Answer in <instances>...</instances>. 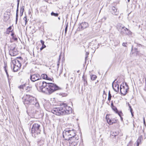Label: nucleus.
Here are the masks:
<instances>
[{
  "label": "nucleus",
  "instance_id": "obj_1",
  "mask_svg": "<svg viewBox=\"0 0 146 146\" xmlns=\"http://www.w3.org/2000/svg\"><path fill=\"white\" fill-rule=\"evenodd\" d=\"M52 112L58 115L68 114L72 113V108L65 103L60 104V107L55 108L52 110Z\"/></svg>",
  "mask_w": 146,
  "mask_h": 146
},
{
  "label": "nucleus",
  "instance_id": "obj_2",
  "mask_svg": "<svg viewBox=\"0 0 146 146\" xmlns=\"http://www.w3.org/2000/svg\"><path fill=\"white\" fill-rule=\"evenodd\" d=\"M42 92L50 94L59 89V87L55 84L48 83L42 80Z\"/></svg>",
  "mask_w": 146,
  "mask_h": 146
},
{
  "label": "nucleus",
  "instance_id": "obj_3",
  "mask_svg": "<svg viewBox=\"0 0 146 146\" xmlns=\"http://www.w3.org/2000/svg\"><path fill=\"white\" fill-rule=\"evenodd\" d=\"M76 131L74 129L70 130L69 129H66L63 132V136L65 140L68 139L73 136H74L76 134L75 133Z\"/></svg>",
  "mask_w": 146,
  "mask_h": 146
},
{
  "label": "nucleus",
  "instance_id": "obj_4",
  "mask_svg": "<svg viewBox=\"0 0 146 146\" xmlns=\"http://www.w3.org/2000/svg\"><path fill=\"white\" fill-rule=\"evenodd\" d=\"M40 127V125L38 123H35L33 125L31 130V133L33 137H36V135L40 134L41 131Z\"/></svg>",
  "mask_w": 146,
  "mask_h": 146
},
{
  "label": "nucleus",
  "instance_id": "obj_5",
  "mask_svg": "<svg viewBox=\"0 0 146 146\" xmlns=\"http://www.w3.org/2000/svg\"><path fill=\"white\" fill-rule=\"evenodd\" d=\"M79 139V136L76 135L67 139L69 141L70 146H75L78 144Z\"/></svg>",
  "mask_w": 146,
  "mask_h": 146
},
{
  "label": "nucleus",
  "instance_id": "obj_6",
  "mask_svg": "<svg viewBox=\"0 0 146 146\" xmlns=\"http://www.w3.org/2000/svg\"><path fill=\"white\" fill-rule=\"evenodd\" d=\"M32 98H33V97L29 95H26L23 98V102L26 106L27 105L30 104Z\"/></svg>",
  "mask_w": 146,
  "mask_h": 146
},
{
  "label": "nucleus",
  "instance_id": "obj_7",
  "mask_svg": "<svg viewBox=\"0 0 146 146\" xmlns=\"http://www.w3.org/2000/svg\"><path fill=\"white\" fill-rule=\"evenodd\" d=\"M88 27L89 24L88 23L85 22H82L79 24L78 28L77 29V31H82L88 28Z\"/></svg>",
  "mask_w": 146,
  "mask_h": 146
},
{
  "label": "nucleus",
  "instance_id": "obj_8",
  "mask_svg": "<svg viewBox=\"0 0 146 146\" xmlns=\"http://www.w3.org/2000/svg\"><path fill=\"white\" fill-rule=\"evenodd\" d=\"M124 85V83L123 82L120 85V90L121 93L123 95H125L128 92L129 89L128 88L125 87Z\"/></svg>",
  "mask_w": 146,
  "mask_h": 146
},
{
  "label": "nucleus",
  "instance_id": "obj_9",
  "mask_svg": "<svg viewBox=\"0 0 146 146\" xmlns=\"http://www.w3.org/2000/svg\"><path fill=\"white\" fill-rule=\"evenodd\" d=\"M30 79L33 82H34L36 80H41V78L39 74L31 75Z\"/></svg>",
  "mask_w": 146,
  "mask_h": 146
},
{
  "label": "nucleus",
  "instance_id": "obj_10",
  "mask_svg": "<svg viewBox=\"0 0 146 146\" xmlns=\"http://www.w3.org/2000/svg\"><path fill=\"white\" fill-rule=\"evenodd\" d=\"M124 28H126L122 26L120 24H119L117 25V29L118 31L120 32L121 35L127 34V33L125 32V30Z\"/></svg>",
  "mask_w": 146,
  "mask_h": 146
},
{
  "label": "nucleus",
  "instance_id": "obj_11",
  "mask_svg": "<svg viewBox=\"0 0 146 146\" xmlns=\"http://www.w3.org/2000/svg\"><path fill=\"white\" fill-rule=\"evenodd\" d=\"M39 80V81L37 83V84H36L35 86L38 91L40 92H42V90L41 89L42 88V79H41V80Z\"/></svg>",
  "mask_w": 146,
  "mask_h": 146
},
{
  "label": "nucleus",
  "instance_id": "obj_12",
  "mask_svg": "<svg viewBox=\"0 0 146 146\" xmlns=\"http://www.w3.org/2000/svg\"><path fill=\"white\" fill-rule=\"evenodd\" d=\"M30 104L34 105L36 107H39V104L37 102L36 99L33 97V98H32V100L30 102Z\"/></svg>",
  "mask_w": 146,
  "mask_h": 146
},
{
  "label": "nucleus",
  "instance_id": "obj_13",
  "mask_svg": "<svg viewBox=\"0 0 146 146\" xmlns=\"http://www.w3.org/2000/svg\"><path fill=\"white\" fill-rule=\"evenodd\" d=\"M115 80L112 83V87L113 90L116 92H118L119 91V85L117 83L115 84L114 85V82Z\"/></svg>",
  "mask_w": 146,
  "mask_h": 146
},
{
  "label": "nucleus",
  "instance_id": "obj_14",
  "mask_svg": "<svg viewBox=\"0 0 146 146\" xmlns=\"http://www.w3.org/2000/svg\"><path fill=\"white\" fill-rule=\"evenodd\" d=\"M111 12L112 14L117 15L119 14V11H117V9L115 7L113 6L111 7Z\"/></svg>",
  "mask_w": 146,
  "mask_h": 146
},
{
  "label": "nucleus",
  "instance_id": "obj_15",
  "mask_svg": "<svg viewBox=\"0 0 146 146\" xmlns=\"http://www.w3.org/2000/svg\"><path fill=\"white\" fill-rule=\"evenodd\" d=\"M9 54L11 56H14L16 55L18 53V51L16 48L11 51H9Z\"/></svg>",
  "mask_w": 146,
  "mask_h": 146
},
{
  "label": "nucleus",
  "instance_id": "obj_16",
  "mask_svg": "<svg viewBox=\"0 0 146 146\" xmlns=\"http://www.w3.org/2000/svg\"><path fill=\"white\" fill-rule=\"evenodd\" d=\"M13 64V71L14 72H17L18 70H19L20 68V67L21 66V64H19V65H17L16 64Z\"/></svg>",
  "mask_w": 146,
  "mask_h": 146
},
{
  "label": "nucleus",
  "instance_id": "obj_17",
  "mask_svg": "<svg viewBox=\"0 0 146 146\" xmlns=\"http://www.w3.org/2000/svg\"><path fill=\"white\" fill-rule=\"evenodd\" d=\"M143 139L142 136H140L138 138V139L137 140L136 143H135V144L136 145V146H139V145L141 143V140Z\"/></svg>",
  "mask_w": 146,
  "mask_h": 146
},
{
  "label": "nucleus",
  "instance_id": "obj_18",
  "mask_svg": "<svg viewBox=\"0 0 146 146\" xmlns=\"http://www.w3.org/2000/svg\"><path fill=\"white\" fill-rule=\"evenodd\" d=\"M41 77L43 79H45L50 81L52 80V79L48 77L47 75L45 74H42Z\"/></svg>",
  "mask_w": 146,
  "mask_h": 146
},
{
  "label": "nucleus",
  "instance_id": "obj_19",
  "mask_svg": "<svg viewBox=\"0 0 146 146\" xmlns=\"http://www.w3.org/2000/svg\"><path fill=\"white\" fill-rule=\"evenodd\" d=\"M16 45L15 44H12L10 45L9 47V51L11 50L16 48Z\"/></svg>",
  "mask_w": 146,
  "mask_h": 146
},
{
  "label": "nucleus",
  "instance_id": "obj_20",
  "mask_svg": "<svg viewBox=\"0 0 146 146\" xmlns=\"http://www.w3.org/2000/svg\"><path fill=\"white\" fill-rule=\"evenodd\" d=\"M19 6H17V9L16 10V24L17 23L18 17V12H19Z\"/></svg>",
  "mask_w": 146,
  "mask_h": 146
},
{
  "label": "nucleus",
  "instance_id": "obj_21",
  "mask_svg": "<svg viewBox=\"0 0 146 146\" xmlns=\"http://www.w3.org/2000/svg\"><path fill=\"white\" fill-rule=\"evenodd\" d=\"M12 63L13 64H15V63H16V64H18V65H19V64H21V61L17 59L13 60H12Z\"/></svg>",
  "mask_w": 146,
  "mask_h": 146
},
{
  "label": "nucleus",
  "instance_id": "obj_22",
  "mask_svg": "<svg viewBox=\"0 0 146 146\" xmlns=\"http://www.w3.org/2000/svg\"><path fill=\"white\" fill-rule=\"evenodd\" d=\"M119 133L118 132L115 131L114 132H113L112 133H111V135L112 136H114V137H115L116 136L118 135Z\"/></svg>",
  "mask_w": 146,
  "mask_h": 146
},
{
  "label": "nucleus",
  "instance_id": "obj_23",
  "mask_svg": "<svg viewBox=\"0 0 146 146\" xmlns=\"http://www.w3.org/2000/svg\"><path fill=\"white\" fill-rule=\"evenodd\" d=\"M24 6H23L21 9H20V16H22L23 14L24 10Z\"/></svg>",
  "mask_w": 146,
  "mask_h": 146
},
{
  "label": "nucleus",
  "instance_id": "obj_24",
  "mask_svg": "<svg viewBox=\"0 0 146 146\" xmlns=\"http://www.w3.org/2000/svg\"><path fill=\"white\" fill-rule=\"evenodd\" d=\"M51 15L52 16H54L56 17H57L58 16V14L57 13H54L53 12H52L51 13Z\"/></svg>",
  "mask_w": 146,
  "mask_h": 146
},
{
  "label": "nucleus",
  "instance_id": "obj_25",
  "mask_svg": "<svg viewBox=\"0 0 146 146\" xmlns=\"http://www.w3.org/2000/svg\"><path fill=\"white\" fill-rule=\"evenodd\" d=\"M97 78V76L96 75H93L91 77V79L92 80H95Z\"/></svg>",
  "mask_w": 146,
  "mask_h": 146
},
{
  "label": "nucleus",
  "instance_id": "obj_26",
  "mask_svg": "<svg viewBox=\"0 0 146 146\" xmlns=\"http://www.w3.org/2000/svg\"><path fill=\"white\" fill-rule=\"evenodd\" d=\"M7 64L6 63H5L4 66V69L5 70V72L6 73V74L7 73H8L7 71Z\"/></svg>",
  "mask_w": 146,
  "mask_h": 146
},
{
  "label": "nucleus",
  "instance_id": "obj_27",
  "mask_svg": "<svg viewBox=\"0 0 146 146\" xmlns=\"http://www.w3.org/2000/svg\"><path fill=\"white\" fill-rule=\"evenodd\" d=\"M111 108L115 112V113H117L118 110L116 107L113 106H112Z\"/></svg>",
  "mask_w": 146,
  "mask_h": 146
},
{
  "label": "nucleus",
  "instance_id": "obj_28",
  "mask_svg": "<svg viewBox=\"0 0 146 146\" xmlns=\"http://www.w3.org/2000/svg\"><path fill=\"white\" fill-rule=\"evenodd\" d=\"M111 97H112V96H111V94L110 91H109V93H108V100L110 101V100H111Z\"/></svg>",
  "mask_w": 146,
  "mask_h": 146
},
{
  "label": "nucleus",
  "instance_id": "obj_29",
  "mask_svg": "<svg viewBox=\"0 0 146 146\" xmlns=\"http://www.w3.org/2000/svg\"><path fill=\"white\" fill-rule=\"evenodd\" d=\"M82 78H83V80L84 82V85H85L86 84V85H87V80H86V79L85 78L84 76H83L82 77Z\"/></svg>",
  "mask_w": 146,
  "mask_h": 146
},
{
  "label": "nucleus",
  "instance_id": "obj_30",
  "mask_svg": "<svg viewBox=\"0 0 146 146\" xmlns=\"http://www.w3.org/2000/svg\"><path fill=\"white\" fill-rule=\"evenodd\" d=\"M32 87V86H26L25 88H26V90H27L28 89H29V90H28V91L27 90L26 92H27L28 91H30L31 90V88Z\"/></svg>",
  "mask_w": 146,
  "mask_h": 146
},
{
  "label": "nucleus",
  "instance_id": "obj_31",
  "mask_svg": "<svg viewBox=\"0 0 146 146\" xmlns=\"http://www.w3.org/2000/svg\"><path fill=\"white\" fill-rule=\"evenodd\" d=\"M107 123L110 125H112V123H111L112 119H109L107 120Z\"/></svg>",
  "mask_w": 146,
  "mask_h": 146
},
{
  "label": "nucleus",
  "instance_id": "obj_32",
  "mask_svg": "<svg viewBox=\"0 0 146 146\" xmlns=\"http://www.w3.org/2000/svg\"><path fill=\"white\" fill-rule=\"evenodd\" d=\"M117 121V119H112L111 123H112V125L114 123H116Z\"/></svg>",
  "mask_w": 146,
  "mask_h": 146
},
{
  "label": "nucleus",
  "instance_id": "obj_33",
  "mask_svg": "<svg viewBox=\"0 0 146 146\" xmlns=\"http://www.w3.org/2000/svg\"><path fill=\"white\" fill-rule=\"evenodd\" d=\"M128 105L129 107V108L130 111V112H131L133 111V110L132 108H131V106L130 105V104H129V103H128Z\"/></svg>",
  "mask_w": 146,
  "mask_h": 146
},
{
  "label": "nucleus",
  "instance_id": "obj_34",
  "mask_svg": "<svg viewBox=\"0 0 146 146\" xmlns=\"http://www.w3.org/2000/svg\"><path fill=\"white\" fill-rule=\"evenodd\" d=\"M89 54V52H86V56L85 57V60L86 61V60L87 59L88 57V56Z\"/></svg>",
  "mask_w": 146,
  "mask_h": 146
},
{
  "label": "nucleus",
  "instance_id": "obj_35",
  "mask_svg": "<svg viewBox=\"0 0 146 146\" xmlns=\"http://www.w3.org/2000/svg\"><path fill=\"white\" fill-rule=\"evenodd\" d=\"M68 24L67 23L66 26V27H65V34H66L67 33V29H68Z\"/></svg>",
  "mask_w": 146,
  "mask_h": 146
},
{
  "label": "nucleus",
  "instance_id": "obj_36",
  "mask_svg": "<svg viewBox=\"0 0 146 146\" xmlns=\"http://www.w3.org/2000/svg\"><path fill=\"white\" fill-rule=\"evenodd\" d=\"M125 30V32L127 33V34H124V35H127L129 33V31L127 28H124Z\"/></svg>",
  "mask_w": 146,
  "mask_h": 146
},
{
  "label": "nucleus",
  "instance_id": "obj_37",
  "mask_svg": "<svg viewBox=\"0 0 146 146\" xmlns=\"http://www.w3.org/2000/svg\"><path fill=\"white\" fill-rule=\"evenodd\" d=\"M23 20L25 21V24L26 25V24L28 22V20H27V18L26 16L25 17L23 18Z\"/></svg>",
  "mask_w": 146,
  "mask_h": 146
},
{
  "label": "nucleus",
  "instance_id": "obj_38",
  "mask_svg": "<svg viewBox=\"0 0 146 146\" xmlns=\"http://www.w3.org/2000/svg\"><path fill=\"white\" fill-rule=\"evenodd\" d=\"M46 46L44 44V45H42V46L41 47V48H40V50H42L44 48L46 47Z\"/></svg>",
  "mask_w": 146,
  "mask_h": 146
},
{
  "label": "nucleus",
  "instance_id": "obj_39",
  "mask_svg": "<svg viewBox=\"0 0 146 146\" xmlns=\"http://www.w3.org/2000/svg\"><path fill=\"white\" fill-rule=\"evenodd\" d=\"M25 84L23 85H21L19 87V88H21V89H23L25 87Z\"/></svg>",
  "mask_w": 146,
  "mask_h": 146
},
{
  "label": "nucleus",
  "instance_id": "obj_40",
  "mask_svg": "<svg viewBox=\"0 0 146 146\" xmlns=\"http://www.w3.org/2000/svg\"><path fill=\"white\" fill-rule=\"evenodd\" d=\"M116 113L118 114L120 117L121 116V114H122V112L121 111L120 112H118V111L117 113Z\"/></svg>",
  "mask_w": 146,
  "mask_h": 146
},
{
  "label": "nucleus",
  "instance_id": "obj_41",
  "mask_svg": "<svg viewBox=\"0 0 146 146\" xmlns=\"http://www.w3.org/2000/svg\"><path fill=\"white\" fill-rule=\"evenodd\" d=\"M127 42H123L122 43V46L124 47H127Z\"/></svg>",
  "mask_w": 146,
  "mask_h": 146
},
{
  "label": "nucleus",
  "instance_id": "obj_42",
  "mask_svg": "<svg viewBox=\"0 0 146 146\" xmlns=\"http://www.w3.org/2000/svg\"><path fill=\"white\" fill-rule=\"evenodd\" d=\"M132 144V142L131 141H130L129 143L128 144L127 146H131Z\"/></svg>",
  "mask_w": 146,
  "mask_h": 146
},
{
  "label": "nucleus",
  "instance_id": "obj_43",
  "mask_svg": "<svg viewBox=\"0 0 146 146\" xmlns=\"http://www.w3.org/2000/svg\"><path fill=\"white\" fill-rule=\"evenodd\" d=\"M16 35H15V36L12 37V39H13L15 41H17V38L15 37Z\"/></svg>",
  "mask_w": 146,
  "mask_h": 146
},
{
  "label": "nucleus",
  "instance_id": "obj_44",
  "mask_svg": "<svg viewBox=\"0 0 146 146\" xmlns=\"http://www.w3.org/2000/svg\"><path fill=\"white\" fill-rule=\"evenodd\" d=\"M40 42L41 44H42V45H44V41L42 40H41L40 41Z\"/></svg>",
  "mask_w": 146,
  "mask_h": 146
},
{
  "label": "nucleus",
  "instance_id": "obj_45",
  "mask_svg": "<svg viewBox=\"0 0 146 146\" xmlns=\"http://www.w3.org/2000/svg\"><path fill=\"white\" fill-rule=\"evenodd\" d=\"M143 124H144V125H145V126L146 127V125L145 124V122L144 117L143 118Z\"/></svg>",
  "mask_w": 146,
  "mask_h": 146
},
{
  "label": "nucleus",
  "instance_id": "obj_46",
  "mask_svg": "<svg viewBox=\"0 0 146 146\" xmlns=\"http://www.w3.org/2000/svg\"><path fill=\"white\" fill-rule=\"evenodd\" d=\"M11 29H12V27H11V26H10L9 27H8L7 28V30H11Z\"/></svg>",
  "mask_w": 146,
  "mask_h": 146
},
{
  "label": "nucleus",
  "instance_id": "obj_47",
  "mask_svg": "<svg viewBox=\"0 0 146 146\" xmlns=\"http://www.w3.org/2000/svg\"><path fill=\"white\" fill-rule=\"evenodd\" d=\"M11 35L12 36V37H13V36H15V34L13 32H12L11 34Z\"/></svg>",
  "mask_w": 146,
  "mask_h": 146
},
{
  "label": "nucleus",
  "instance_id": "obj_48",
  "mask_svg": "<svg viewBox=\"0 0 146 146\" xmlns=\"http://www.w3.org/2000/svg\"><path fill=\"white\" fill-rule=\"evenodd\" d=\"M109 119L110 118L109 117L108 115H106V119L107 121V120Z\"/></svg>",
  "mask_w": 146,
  "mask_h": 146
},
{
  "label": "nucleus",
  "instance_id": "obj_49",
  "mask_svg": "<svg viewBox=\"0 0 146 146\" xmlns=\"http://www.w3.org/2000/svg\"><path fill=\"white\" fill-rule=\"evenodd\" d=\"M125 87H127L129 88V86L127 84V83L126 82H125Z\"/></svg>",
  "mask_w": 146,
  "mask_h": 146
},
{
  "label": "nucleus",
  "instance_id": "obj_50",
  "mask_svg": "<svg viewBox=\"0 0 146 146\" xmlns=\"http://www.w3.org/2000/svg\"><path fill=\"white\" fill-rule=\"evenodd\" d=\"M17 58L19 59L20 60H23V58H22V57L21 56Z\"/></svg>",
  "mask_w": 146,
  "mask_h": 146
},
{
  "label": "nucleus",
  "instance_id": "obj_51",
  "mask_svg": "<svg viewBox=\"0 0 146 146\" xmlns=\"http://www.w3.org/2000/svg\"><path fill=\"white\" fill-rule=\"evenodd\" d=\"M17 6H19V4L20 0H17Z\"/></svg>",
  "mask_w": 146,
  "mask_h": 146
},
{
  "label": "nucleus",
  "instance_id": "obj_52",
  "mask_svg": "<svg viewBox=\"0 0 146 146\" xmlns=\"http://www.w3.org/2000/svg\"><path fill=\"white\" fill-rule=\"evenodd\" d=\"M130 112L131 113L132 116V117H133V116H134V115H133V111H132L131 112Z\"/></svg>",
  "mask_w": 146,
  "mask_h": 146
},
{
  "label": "nucleus",
  "instance_id": "obj_53",
  "mask_svg": "<svg viewBox=\"0 0 146 146\" xmlns=\"http://www.w3.org/2000/svg\"><path fill=\"white\" fill-rule=\"evenodd\" d=\"M114 106L113 105V102H112L111 103V108H112V106Z\"/></svg>",
  "mask_w": 146,
  "mask_h": 146
},
{
  "label": "nucleus",
  "instance_id": "obj_54",
  "mask_svg": "<svg viewBox=\"0 0 146 146\" xmlns=\"http://www.w3.org/2000/svg\"><path fill=\"white\" fill-rule=\"evenodd\" d=\"M59 65H60V63H58L57 64V66H58V68Z\"/></svg>",
  "mask_w": 146,
  "mask_h": 146
},
{
  "label": "nucleus",
  "instance_id": "obj_55",
  "mask_svg": "<svg viewBox=\"0 0 146 146\" xmlns=\"http://www.w3.org/2000/svg\"><path fill=\"white\" fill-rule=\"evenodd\" d=\"M62 95L63 96H66V95H67V94H64V95Z\"/></svg>",
  "mask_w": 146,
  "mask_h": 146
},
{
  "label": "nucleus",
  "instance_id": "obj_56",
  "mask_svg": "<svg viewBox=\"0 0 146 146\" xmlns=\"http://www.w3.org/2000/svg\"><path fill=\"white\" fill-rule=\"evenodd\" d=\"M120 117L121 121H123V118L121 117V116Z\"/></svg>",
  "mask_w": 146,
  "mask_h": 146
},
{
  "label": "nucleus",
  "instance_id": "obj_57",
  "mask_svg": "<svg viewBox=\"0 0 146 146\" xmlns=\"http://www.w3.org/2000/svg\"><path fill=\"white\" fill-rule=\"evenodd\" d=\"M7 74V77L8 78L9 77V75L7 73V74Z\"/></svg>",
  "mask_w": 146,
  "mask_h": 146
},
{
  "label": "nucleus",
  "instance_id": "obj_58",
  "mask_svg": "<svg viewBox=\"0 0 146 146\" xmlns=\"http://www.w3.org/2000/svg\"><path fill=\"white\" fill-rule=\"evenodd\" d=\"M58 20H60V17H58Z\"/></svg>",
  "mask_w": 146,
  "mask_h": 146
},
{
  "label": "nucleus",
  "instance_id": "obj_59",
  "mask_svg": "<svg viewBox=\"0 0 146 146\" xmlns=\"http://www.w3.org/2000/svg\"><path fill=\"white\" fill-rule=\"evenodd\" d=\"M79 72H80V71H79V70H78V71H77V72H78V73H79Z\"/></svg>",
  "mask_w": 146,
  "mask_h": 146
},
{
  "label": "nucleus",
  "instance_id": "obj_60",
  "mask_svg": "<svg viewBox=\"0 0 146 146\" xmlns=\"http://www.w3.org/2000/svg\"><path fill=\"white\" fill-rule=\"evenodd\" d=\"M130 1V0H127L128 2H129Z\"/></svg>",
  "mask_w": 146,
  "mask_h": 146
},
{
  "label": "nucleus",
  "instance_id": "obj_61",
  "mask_svg": "<svg viewBox=\"0 0 146 146\" xmlns=\"http://www.w3.org/2000/svg\"><path fill=\"white\" fill-rule=\"evenodd\" d=\"M103 92H104V93H105V91H104Z\"/></svg>",
  "mask_w": 146,
  "mask_h": 146
},
{
  "label": "nucleus",
  "instance_id": "obj_62",
  "mask_svg": "<svg viewBox=\"0 0 146 146\" xmlns=\"http://www.w3.org/2000/svg\"><path fill=\"white\" fill-rule=\"evenodd\" d=\"M12 32V31H9V32Z\"/></svg>",
  "mask_w": 146,
  "mask_h": 146
},
{
  "label": "nucleus",
  "instance_id": "obj_63",
  "mask_svg": "<svg viewBox=\"0 0 146 146\" xmlns=\"http://www.w3.org/2000/svg\"><path fill=\"white\" fill-rule=\"evenodd\" d=\"M15 63V64H16V63ZM17 64V65H18V64Z\"/></svg>",
  "mask_w": 146,
  "mask_h": 146
}]
</instances>
